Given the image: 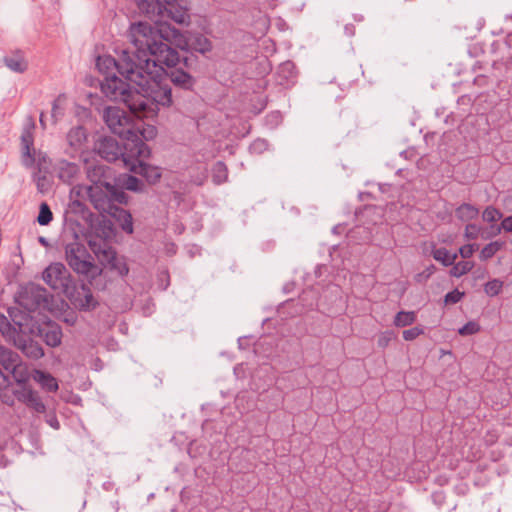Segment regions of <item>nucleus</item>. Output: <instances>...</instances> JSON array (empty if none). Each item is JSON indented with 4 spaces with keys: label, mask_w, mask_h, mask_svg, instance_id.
<instances>
[{
    "label": "nucleus",
    "mask_w": 512,
    "mask_h": 512,
    "mask_svg": "<svg viewBox=\"0 0 512 512\" xmlns=\"http://www.w3.org/2000/svg\"><path fill=\"white\" fill-rule=\"evenodd\" d=\"M96 66L106 75L101 91L112 101L123 102L137 118L153 117L159 106H170L169 86L163 81V68L146 47L124 49L118 59L99 56Z\"/></svg>",
    "instance_id": "obj_1"
},
{
    "label": "nucleus",
    "mask_w": 512,
    "mask_h": 512,
    "mask_svg": "<svg viewBox=\"0 0 512 512\" xmlns=\"http://www.w3.org/2000/svg\"><path fill=\"white\" fill-rule=\"evenodd\" d=\"M135 41L140 43H151L153 50L151 55L155 58L158 65L164 64L167 67H174L179 62V54L172 49L168 43L181 49H193L205 53L211 50L210 40L199 33L182 34L178 29L171 25H161L157 32H153L148 26L135 25L132 30Z\"/></svg>",
    "instance_id": "obj_2"
},
{
    "label": "nucleus",
    "mask_w": 512,
    "mask_h": 512,
    "mask_svg": "<svg viewBox=\"0 0 512 512\" xmlns=\"http://www.w3.org/2000/svg\"><path fill=\"white\" fill-rule=\"evenodd\" d=\"M87 177L92 183L87 190L89 199L102 217L99 224H132L130 212L120 206L126 203L127 195L111 183V169L103 164H90Z\"/></svg>",
    "instance_id": "obj_3"
},
{
    "label": "nucleus",
    "mask_w": 512,
    "mask_h": 512,
    "mask_svg": "<svg viewBox=\"0 0 512 512\" xmlns=\"http://www.w3.org/2000/svg\"><path fill=\"white\" fill-rule=\"evenodd\" d=\"M116 226H64L76 240H84L102 265L124 277L129 267L124 257L117 255L110 242L116 235Z\"/></svg>",
    "instance_id": "obj_4"
},
{
    "label": "nucleus",
    "mask_w": 512,
    "mask_h": 512,
    "mask_svg": "<svg viewBox=\"0 0 512 512\" xmlns=\"http://www.w3.org/2000/svg\"><path fill=\"white\" fill-rule=\"evenodd\" d=\"M103 117L111 132L125 141V149L142 157L149 154L148 146L139 137V123L131 115L119 107L110 106L104 110Z\"/></svg>",
    "instance_id": "obj_5"
},
{
    "label": "nucleus",
    "mask_w": 512,
    "mask_h": 512,
    "mask_svg": "<svg viewBox=\"0 0 512 512\" xmlns=\"http://www.w3.org/2000/svg\"><path fill=\"white\" fill-rule=\"evenodd\" d=\"M66 259L69 266L83 275L90 285L97 290L107 287L106 273L94 263L92 256L83 244L76 242L66 246Z\"/></svg>",
    "instance_id": "obj_6"
},
{
    "label": "nucleus",
    "mask_w": 512,
    "mask_h": 512,
    "mask_svg": "<svg viewBox=\"0 0 512 512\" xmlns=\"http://www.w3.org/2000/svg\"><path fill=\"white\" fill-rule=\"evenodd\" d=\"M35 124L31 122L24 127L21 133V162L26 168H33V172H50L51 160L45 152L34 148L33 130Z\"/></svg>",
    "instance_id": "obj_7"
},
{
    "label": "nucleus",
    "mask_w": 512,
    "mask_h": 512,
    "mask_svg": "<svg viewBox=\"0 0 512 512\" xmlns=\"http://www.w3.org/2000/svg\"><path fill=\"white\" fill-rule=\"evenodd\" d=\"M16 301L19 306L28 312H34L41 307L45 308L49 304L46 289L34 283L22 287Z\"/></svg>",
    "instance_id": "obj_8"
},
{
    "label": "nucleus",
    "mask_w": 512,
    "mask_h": 512,
    "mask_svg": "<svg viewBox=\"0 0 512 512\" xmlns=\"http://www.w3.org/2000/svg\"><path fill=\"white\" fill-rule=\"evenodd\" d=\"M90 283L76 284L72 282L63 294L79 310L90 311L96 308L98 301L93 296Z\"/></svg>",
    "instance_id": "obj_9"
},
{
    "label": "nucleus",
    "mask_w": 512,
    "mask_h": 512,
    "mask_svg": "<svg viewBox=\"0 0 512 512\" xmlns=\"http://www.w3.org/2000/svg\"><path fill=\"white\" fill-rule=\"evenodd\" d=\"M45 283L58 294H63L73 282L67 268L62 263H52L43 272Z\"/></svg>",
    "instance_id": "obj_10"
},
{
    "label": "nucleus",
    "mask_w": 512,
    "mask_h": 512,
    "mask_svg": "<svg viewBox=\"0 0 512 512\" xmlns=\"http://www.w3.org/2000/svg\"><path fill=\"white\" fill-rule=\"evenodd\" d=\"M97 152L102 159L108 162L121 161L123 158H133L135 156L141 157L138 154H132L128 149H125V142L121 146L114 138L106 137L100 140L96 146Z\"/></svg>",
    "instance_id": "obj_11"
},
{
    "label": "nucleus",
    "mask_w": 512,
    "mask_h": 512,
    "mask_svg": "<svg viewBox=\"0 0 512 512\" xmlns=\"http://www.w3.org/2000/svg\"><path fill=\"white\" fill-rule=\"evenodd\" d=\"M150 153L145 157L123 158V166L129 171L142 175L149 183L157 182L161 177L158 167L146 164L143 160L148 158Z\"/></svg>",
    "instance_id": "obj_12"
},
{
    "label": "nucleus",
    "mask_w": 512,
    "mask_h": 512,
    "mask_svg": "<svg viewBox=\"0 0 512 512\" xmlns=\"http://www.w3.org/2000/svg\"><path fill=\"white\" fill-rule=\"evenodd\" d=\"M53 172L61 182L72 185L78 181L81 169L75 162L60 159L54 164Z\"/></svg>",
    "instance_id": "obj_13"
},
{
    "label": "nucleus",
    "mask_w": 512,
    "mask_h": 512,
    "mask_svg": "<svg viewBox=\"0 0 512 512\" xmlns=\"http://www.w3.org/2000/svg\"><path fill=\"white\" fill-rule=\"evenodd\" d=\"M13 325L17 328L20 335L35 334L36 321L31 316V312L12 307L8 310Z\"/></svg>",
    "instance_id": "obj_14"
},
{
    "label": "nucleus",
    "mask_w": 512,
    "mask_h": 512,
    "mask_svg": "<svg viewBox=\"0 0 512 512\" xmlns=\"http://www.w3.org/2000/svg\"><path fill=\"white\" fill-rule=\"evenodd\" d=\"M14 395L20 402L33 409L35 412L44 413L46 411V406L39 394L26 385L16 390Z\"/></svg>",
    "instance_id": "obj_15"
},
{
    "label": "nucleus",
    "mask_w": 512,
    "mask_h": 512,
    "mask_svg": "<svg viewBox=\"0 0 512 512\" xmlns=\"http://www.w3.org/2000/svg\"><path fill=\"white\" fill-rule=\"evenodd\" d=\"M32 334H23L18 337L13 343L21 352L28 358L37 360L44 356V350L42 346L31 339Z\"/></svg>",
    "instance_id": "obj_16"
},
{
    "label": "nucleus",
    "mask_w": 512,
    "mask_h": 512,
    "mask_svg": "<svg viewBox=\"0 0 512 512\" xmlns=\"http://www.w3.org/2000/svg\"><path fill=\"white\" fill-rule=\"evenodd\" d=\"M35 334L39 335L50 347H58L62 341L61 327L55 323L49 322L43 326L36 324Z\"/></svg>",
    "instance_id": "obj_17"
},
{
    "label": "nucleus",
    "mask_w": 512,
    "mask_h": 512,
    "mask_svg": "<svg viewBox=\"0 0 512 512\" xmlns=\"http://www.w3.org/2000/svg\"><path fill=\"white\" fill-rule=\"evenodd\" d=\"M164 64L161 65L162 68ZM163 81L169 85V80L173 82L176 86H179L183 89H190L194 84V79L185 71L181 69H174L170 72V74H167L165 69H163ZM171 89V87H169ZM172 96V94L170 93ZM172 101L170 102V104Z\"/></svg>",
    "instance_id": "obj_18"
},
{
    "label": "nucleus",
    "mask_w": 512,
    "mask_h": 512,
    "mask_svg": "<svg viewBox=\"0 0 512 512\" xmlns=\"http://www.w3.org/2000/svg\"><path fill=\"white\" fill-rule=\"evenodd\" d=\"M5 66L13 72L23 73L28 68L24 54L20 50L12 51L3 57Z\"/></svg>",
    "instance_id": "obj_19"
},
{
    "label": "nucleus",
    "mask_w": 512,
    "mask_h": 512,
    "mask_svg": "<svg viewBox=\"0 0 512 512\" xmlns=\"http://www.w3.org/2000/svg\"><path fill=\"white\" fill-rule=\"evenodd\" d=\"M31 377L46 392L54 393L59 389L57 379L48 372L39 369H34L31 374Z\"/></svg>",
    "instance_id": "obj_20"
},
{
    "label": "nucleus",
    "mask_w": 512,
    "mask_h": 512,
    "mask_svg": "<svg viewBox=\"0 0 512 512\" xmlns=\"http://www.w3.org/2000/svg\"><path fill=\"white\" fill-rule=\"evenodd\" d=\"M86 139V130L82 126L72 128L67 134V142L74 151L80 150Z\"/></svg>",
    "instance_id": "obj_21"
},
{
    "label": "nucleus",
    "mask_w": 512,
    "mask_h": 512,
    "mask_svg": "<svg viewBox=\"0 0 512 512\" xmlns=\"http://www.w3.org/2000/svg\"><path fill=\"white\" fill-rule=\"evenodd\" d=\"M0 332H1L2 336L8 342H11V343H14L15 340H17L18 337L20 336L17 328L3 314H0Z\"/></svg>",
    "instance_id": "obj_22"
},
{
    "label": "nucleus",
    "mask_w": 512,
    "mask_h": 512,
    "mask_svg": "<svg viewBox=\"0 0 512 512\" xmlns=\"http://www.w3.org/2000/svg\"><path fill=\"white\" fill-rule=\"evenodd\" d=\"M8 371L11 373L14 380L22 386L26 385L27 381L31 377L27 365L24 364L21 359L18 360Z\"/></svg>",
    "instance_id": "obj_23"
},
{
    "label": "nucleus",
    "mask_w": 512,
    "mask_h": 512,
    "mask_svg": "<svg viewBox=\"0 0 512 512\" xmlns=\"http://www.w3.org/2000/svg\"><path fill=\"white\" fill-rule=\"evenodd\" d=\"M478 215L479 210L475 206L467 203L460 205L455 211L456 218L461 222H470L476 219Z\"/></svg>",
    "instance_id": "obj_24"
},
{
    "label": "nucleus",
    "mask_w": 512,
    "mask_h": 512,
    "mask_svg": "<svg viewBox=\"0 0 512 512\" xmlns=\"http://www.w3.org/2000/svg\"><path fill=\"white\" fill-rule=\"evenodd\" d=\"M382 213L383 209L381 207L366 205L363 209L356 210L355 216L357 221H373V224H376L373 216H381Z\"/></svg>",
    "instance_id": "obj_25"
},
{
    "label": "nucleus",
    "mask_w": 512,
    "mask_h": 512,
    "mask_svg": "<svg viewBox=\"0 0 512 512\" xmlns=\"http://www.w3.org/2000/svg\"><path fill=\"white\" fill-rule=\"evenodd\" d=\"M116 186H121V188L136 192L142 189L143 183L135 176L129 174H121L117 178Z\"/></svg>",
    "instance_id": "obj_26"
},
{
    "label": "nucleus",
    "mask_w": 512,
    "mask_h": 512,
    "mask_svg": "<svg viewBox=\"0 0 512 512\" xmlns=\"http://www.w3.org/2000/svg\"><path fill=\"white\" fill-rule=\"evenodd\" d=\"M433 258L442 263L444 266H451L457 259V253H450L446 248H435L433 245L432 250Z\"/></svg>",
    "instance_id": "obj_27"
},
{
    "label": "nucleus",
    "mask_w": 512,
    "mask_h": 512,
    "mask_svg": "<svg viewBox=\"0 0 512 512\" xmlns=\"http://www.w3.org/2000/svg\"><path fill=\"white\" fill-rule=\"evenodd\" d=\"M18 360L20 356L16 352L0 345V364L6 371L10 370Z\"/></svg>",
    "instance_id": "obj_28"
},
{
    "label": "nucleus",
    "mask_w": 512,
    "mask_h": 512,
    "mask_svg": "<svg viewBox=\"0 0 512 512\" xmlns=\"http://www.w3.org/2000/svg\"><path fill=\"white\" fill-rule=\"evenodd\" d=\"M50 172H33L32 178L36 184L37 190L44 194L47 193L52 186V181L49 177Z\"/></svg>",
    "instance_id": "obj_29"
},
{
    "label": "nucleus",
    "mask_w": 512,
    "mask_h": 512,
    "mask_svg": "<svg viewBox=\"0 0 512 512\" xmlns=\"http://www.w3.org/2000/svg\"><path fill=\"white\" fill-rule=\"evenodd\" d=\"M416 319L417 315L414 311H400L395 315L393 324L396 327H406L412 325Z\"/></svg>",
    "instance_id": "obj_30"
},
{
    "label": "nucleus",
    "mask_w": 512,
    "mask_h": 512,
    "mask_svg": "<svg viewBox=\"0 0 512 512\" xmlns=\"http://www.w3.org/2000/svg\"><path fill=\"white\" fill-rule=\"evenodd\" d=\"M503 245L504 243L500 241L490 242L485 245L480 252L481 260L492 258L503 247Z\"/></svg>",
    "instance_id": "obj_31"
},
{
    "label": "nucleus",
    "mask_w": 512,
    "mask_h": 512,
    "mask_svg": "<svg viewBox=\"0 0 512 512\" xmlns=\"http://www.w3.org/2000/svg\"><path fill=\"white\" fill-rule=\"evenodd\" d=\"M474 264L472 261H460L453 264V267L450 270V274L453 277H461L467 274L473 268Z\"/></svg>",
    "instance_id": "obj_32"
},
{
    "label": "nucleus",
    "mask_w": 512,
    "mask_h": 512,
    "mask_svg": "<svg viewBox=\"0 0 512 512\" xmlns=\"http://www.w3.org/2000/svg\"><path fill=\"white\" fill-rule=\"evenodd\" d=\"M52 220V212L47 203L43 202L40 205L39 214L37 216L38 224H49Z\"/></svg>",
    "instance_id": "obj_33"
},
{
    "label": "nucleus",
    "mask_w": 512,
    "mask_h": 512,
    "mask_svg": "<svg viewBox=\"0 0 512 512\" xmlns=\"http://www.w3.org/2000/svg\"><path fill=\"white\" fill-rule=\"evenodd\" d=\"M501 217L502 214L500 211L494 207H487L482 214L483 220L488 223L497 222L501 219Z\"/></svg>",
    "instance_id": "obj_34"
},
{
    "label": "nucleus",
    "mask_w": 512,
    "mask_h": 512,
    "mask_svg": "<svg viewBox=\"0 0 512 512\" xmlns=\"http://www.w3.org/2000/svg\"><path fill=\"white\" fill-rule=\"evenodd\" d=\"M480 329L481 327L477 322L469 321L458 330V333L461 336H469L478 333Z\"/></svg>",
    "instance_id": "obj_35"
},
{
    "label": "nucleus",
    "mask_w": 512,
    "mask_h": 512,
    "mask_svg": "<svg viewBox=\"0 0 512 512\" xmlns=\"http://www.w3.org/2000/svg\"><path fill=\"white\" fill-rule=\"evenodd\" d=\"M502 286V281L493 279L485 284V292L490 296H496L501 292Z\"/></svg>",
    "instance_id": "obj_36"
},
{
    "label": "nucleus",
    "mask_w": 512,
    "mask_h": 512,
    "mask_svg": "<svg viewBox=\"0 0 512 512\" xmlns=\"http://www.w3.org/2000/svg\"><path fill=\"white\" fill-rule=\"evenodd\" d=\"M136 123H139L140 126L139 137L142 142H144L143 139L148 140L155 136L156 131L154 127L148 126L147 128H144L140 120H137Z\"/></svg>",
    "instance_id": "obj_37"
},
{
    "label": "nucleus",
    "mask_w": 512,
    "mask_h": 512,
    "mask_svg": "<svg viewBox=\"0 0 512 512\" xmlns=\"http://www.w3.org/2000/svg\"><path fill=\"white\" fill-rule=\"evenodd\" d=\"M424 333V329L421 327H413L403 331V338L406 341H412L422 335Z\"/></svg>",
    "instance_id": "obj_38"
},
{
    "label": "nucleus",
    "mask_w": 512,
    "mask_h": 512,
    "mask_svg": "<svg viewBox=\"0 0 512 512\" xmlns=\"http://www.w3.org/2000/svg\"><path fill=\"white\" fill-rule=\"evenodd\" d=\"M464 296L463 292H460L458 289H454L451 292H448L445 295V303L446 304H455L458 303Z\"/></svg>",
    "instance_id": "obj_39"
},
{
    "label": "nucleus",
    "mask_w": 512,
    "mask_h": 512,
    "mask_svg": "<svg viewBox=\"0 0 512 512\" xmlns=\"http://www.w3.org/2000/svg\"><path fill=\"white\" fill-rule=\"evenodd\" d=\"M394 334L392 331H384L378 336L377 345L380 348H385L389 345L390 341L393 339Z\"/></svg>",
    "instance_id": "obj_40"
},
{
    "label": "nucleus",
    "mask_w": 512,
    "mask_h": 512,
    "mask_svg": "<svg viewBox=\"0 0 512 512\" xmlns=\"http://www.w3.org/2000/svg\"><path fill=\"white\" fill-rule=\"evenodd\" d=\"M214 171L217 173L214 177L216 178H219L218 179V183H220L222 181L221 178H226L227 177V169H226V166L223 162H217L215 167H214Z\"/></svg>",
    "instance_id": "obj_41"
},
{
    "label": "nucleus",
    "mask_w": 512,
    "mask_h": 512,
    "mask_svg": "<svg viewBox=\"0 0 512 512\" xmlns=\"http://www.w3.org/2000/svg\"><path fill=\"white\" fill-rule=\"evenodd\" d=\"M61 97H58L54 100L53 106H52V118L54 120V123L57 122L58 117L63 114V108L60 107Z\"/></svg>",
    "instance_id": "obj_42"
},
{
    "label": "nucleus",
    "mask_w": 512,
    "mask_h": 512,
    "mask_svg": "<svg viewBox=\"0 0 512 512\" xmlns=\"http://www.w3.org/2000/svg\"><path fill=\"white\" fill-rule=\"evenodd\" d=\"M474 251H475V245H473V244L463 245L459 249V253L462 256V258H464V259L470 258L473 255Z\"/></svg>",
    "instance_id": "obj_43"
},
{
    "label": "nucleus",
    "mask_w": 512,
    "mask_h": 512,
    "mask_svg": "<svg viewBox=\"0 0 512 512\" xmlns=\"http://www.w3.org/2000/svg\"><path fill=\"white\" fill-rule=\"evenodd\" d=\"M491 229H495L494 234L501 233L502 229L506 232H512V226H490Z\"/></svg>",
    "instance_id": "obj_44"
},
{
    "label": "nucleus",
    "mask_w": 512,
    "mask_h": 512,
    "mask_svg": "<svg viewBox=\"0 0 512 512\" xmlns=\"http://www.w3.org/2000/svg\"><path fill=\"white\" fill-rule=\"evenodd\" d=\"M121 228L127 234H132L134 232V226H121Z\"/></svg>",
    "instance_id": "obj_45"
},
{
    "label": "nucleus",
    "mask_w": 512,
    "mask_h": 512,
    "mask_svg": "<svg viewBox=\"0 0 512 512\" xmlns=\"http://www.w3.org/2000/svg\"><path fill=\"white\" fill-rule=\"evenodd\" d=\"M38 240H39V242H40L44 247H49V246H50V244L48 243V241H47V239H46L45 237L40 236Z\"/></svg>",
    "instance_id": "obj_46"
},
{
    "label": "nucleus",
    "mask_w": 512,
    "mask_h": 512,
    "mask_svg": "<svg viewBox=\"0 0 512 512\" xmlns=\"http://www.w3.org/2000/svg\"><path fill=\"white\" fill-rule=\"evenodd\" d=\"M500 224H512V217L506 218Z\"/></svg>",
    "instance_id": "obj_47"
},
{
    "label": "nucleus",
    "mask_w": 512,
    "mask_h": 512,
    "mask_svg": "<svg viewBox=\"0 0 512 512\" xmlns=\"http://www.w3.org/2000/svg\"><path fill=\"white\" fill-rule=\"evenodd\" d=\"M40 124H41V126H42L43 128H45V127H46L45 122H44V114H43V113L40 115Z\"/></svg>",
    "instance_id": "obj_48"
},
{
    "label": "nucleus",
    "mask_w": 512,
    "mask_h": 512,
    "mask_svg": "<svg viewBox=\"0 0 512 512\" xmlns=\"http://www.w3.org/2000/svg\"><path fill=\"white\" fill-rule=\"evenodd\" d=\"M50 425L56 429L59 427V423L57 420H55V422H51Z\"/></svg>",
    "instance_id": "obj_49"
},
{
    "label": "nucleus",
    "mask_w": 512,
    "mask_h": 512,
    "mask_svg": "<svg viewBox=\"0 0 512 512\" xmlns=\"http://www.w3.org/2000/svg\"><path fill=\"white\" fill-rule=\"evenodd\" d=\"M346 31L349 35H353L354 34V30L353 29H350L348 26H346Z\"/></svg>",
    "instance_id": "obj_50"
},
{
    "label": "nucleus",
    "mask_w": 512,
    "mask_h": 512,
    "mask_svg": "<svg viewBox=\"0 0 512 512\" xmlns=\"http://www.w3.org/2000/svg\"><path fill=\"white\" fill-rule=\"evenodd\" d=\"M466 489H467V485H462V487H461V489H460L459 493L464 494Z\"/></svg>",
    "instance_id": "obj_51"
},
{
    "label": "nucleus",
    "mask_w": 512,
    "mask_h": 512,
    "mask_svg": "<svg viewBox=\"0 0 512 512\" xmlns=\"http://www.w3.org/2000/svg\"><path fill=\"white\" fill-rule=\"evenodd\" d=\"M476 228H477V226H474V225L466 226L467 231H469L470 229L475 230Z\"/></svg>",
    "instance_id": "obj_52"
},
{
    "label": "nucleus",
    "mask_w": 512,
    "mask_h": 512,
    "mask_svg": "<svg viewBox=\"0 0 512 512\" xmlns=\"http://www.w3.org/2000/svg\"><path fill=\"white\" fill-rule=\"evenodd\" d=\"M257 144H263V142L259 141V142H254V145H257Z\"/></svg>",
    "instance_id": "obj_53"
}]
</instances>
